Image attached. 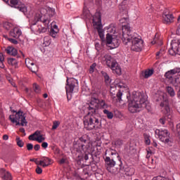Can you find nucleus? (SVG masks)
Listing matches in <instances>:
<instances>
[{"label": "nucleus", "instance_id": "nucleus-1", "mask_svg": "<svg viewBox=\"0 0 180 180\" xmlns=\"http://www.w3.org/2000/svg\"><path fill=\"white\" fill-rule=\"evenodd\" d=\"M54 15H56L54 8L47 6L41 8L39 12L35 15L34 20H30L32 32L34 34L46 33L47 29H50V22Z\"/></svg>", "mask_w": 180, "mask_h": 180}, {"label": "nucleus", "instance_id": "nucleus-2", "mask_svg": "<svg viewBox=\"0 0 180 180\" xmlns=\"http://www.w3.org/2000/svg\"><path fill=\"white\" fill-rule=\"evenodd\" d=\"M122 40L125 46H127L131 41V50L132 51H141L144 47V41L141 39V37H139L136 33H134L129 25L122 26Z\"/></svg>", "mask_w": 180, "mask_h": 180}, {"label": "nucleus", "instance_id": "nucleus-3", "mask_svg": "<svg viewBox=\"0 0 180 180\" xmlns=\"http://www.w3.org/2000/svg\"><path fill=\"white\" fill-rule=\"evenodd\" d=\"M147 98L141 92L133 93L131 100L128 99V110L131 113H137L140 109L147 108Z\"/></svg>", "mask_w": 180, "mask_h": 180}, {"label": "nucleus", "instance_id": "nucleus-4", "mask_svg": "<svg viewBox=\"0 0 180 180\" xmlns=\"http://www.w3.org/2000/svg\"><path fill=\"white\" fill-rule=\"evenodd\" d=\"M73 147L77 153H85L84 158L86 161L89 160L88 154H91L93 150L92 143H91V141L88 139V136H83L79 138L78 141L74 142Z\"/></svg>", "mask_w": 180, "mask_h": 180}, {"label": "nucleus", "instance_id": "nucleus-5", "mask_svg": "<svg viewBox=\"0 0 180 180\" xmlns=\"http://www.w3.org/2000/svg\"><path fill=\"white\" fill-rule=\"evenodd\" d=\"M86 130H99L102 127L101 117L96 112H89L83 119Z\"/></svg>", "mask_w": 180, "mask_h": 180}, {"label": "nucleus", "instance_id": "nucleus-6", "mask_svg": "<svg viewBox=\"0 0 180 180\" xmlns=\"http://www.w3.org/2000/svg\"><path fill=\"white\" fill-rule=\"evenodd\" d=\"M104 31L107 32L106 34V44L110 49H117L120 44V41L117 38L113 37V34L116 33V27L113 25H110L104 28Z\"/></svg>", "mask_w": 180, "mask_h": 180}, {"label": "nucleus", "instance_id": "nucleus-7", "mask_svg": "<svg viewBox=\"0 0 180 180\" xmlns=\"http://www.w3.org/2000/svg\"><path fill=\"white\" fill-rule=\"evenodd\" d=\"M9 120L11 123H15V126H27V121L23 111H18L15 115H10Z\"/></svg>", "mask_w": 180, "mask_h": 180}, {"label": "nucleus", "instance_id": "nucleus-8", "mask_svg": "<svg viewBox=\"0 0 180 180\" xmlns=\"http://www.w3.org/2000/svg\"><path fill=\"white\" fill-rule=\"evenodd\" d=\"M93 25L94 27L98 31L99 37L101 39L103 43H106V39H105V34L103 33V26L102 25V19L101 15L96 14L93 17Z\"/></svg>", "mask_w": 180, "mask_h": 180}, {"label": "nucleus", "instance_id": "nucleus-9", "mask_svg": "<svg viewBox=\"0 0 180 180\" xmlns=\"http://www.w3.org/2000/svg\"><path fill=\"white\" fill-rule=\"evenodd\" d=\"M67 84L65 86L66 94H72L78 91V80L74 77H67Z\"/></svg>", "mask_w": 180, "mask_h": 180}, {"label": "nucleus", "instance_id": "nucleus-10", "mask_svg": "<svg viewBox=\"0 0 180 180\" xmlns=\"http://www.w3.org/2000/svg\"><path fill=\"white\" fill-rule=\"evenodd\" d=\"M165 77L170 81L172 85H175L176 84V79L180 81V68H174L167 71L165 74Z\"/></svg>", "mask_w": 180, "mask_h": 180}, {"label": "nucleus", "instance_id": "nucleus-11", "mask_svg": "<svg viewBox=\"0 0 180 180\" xmlns=\"http://www.w3.org/2000/svg\"><path fill=\"white\" fill-rule=\"evenodd\" d=\"M155 133L162 143H165V144H169V143H171V137L169 136L170 134L169 131H168V129H156Z\"/></svg>", "mask_w": 180, "mask_h": 180}, {"label": "nucleus", "instance_id": "nucleus-12", "mask_svg": "<svg viewBox=\"0 0 180 180\" xmlns=\"http://www.w3.org/2000/svg\"><path fill=\"white\" fill-rule=\"evenodd\" d=\"M88 110H91V113H96V109H99V99L91 97L87 105Z\"/></svg>", "mask_w": 180, "mask_h": 180}, {"label": "nucleus", "instance_id": "nucleus-13", "mask_svg": "<svg viewBox=\"0 0 180 180\" xmlns=\"http://www.w3.org/2000/svg\"><path fill=\"white\" fill-rule=\"evenodd\" d=\"M10 4L11 6L18 9L20 12H23L25 15L27 13V7H26L25 4H22V2L18 0H11Z\"/></svg>", "mask_w": 180, "mask_h": 180}, {"label": "nucleus", "instance_id": "nucleus-14", "mask_svg": "<svg viewBox=\"0 0 180 180\" xmlns=\"http://www.w3.org/2000/svg\"><path fill=\"white\" fill-rule=\"evenodd\" d=\"M105 168L108 172H113V168L116 165V162L113 158H110L108 156H106L105 158Z\"/></svg>", "mask_w": 180, "mask_h": 180}, {"label": "nucleus", "instance_id": "nucleus-15", "mask_svg": "<svg viewBox=\"0 0 180 180\" xmlns=\"http://www.w3.org/2000/svg\"><path fill=\"white\" fill-rule=\"evenodd\" d=\"M171 49L169 50V54L174 56L180 53V44L179 41H172L171 43Z\"/></svg>", "mask_w": 180, "mask_h": 180}, {"label": "nucleus", "instance_id": "nucleus-16", "mask_svg": "<svg viewBox=\"0 0 180 180\" xmlns=\"http://www.w3.org/2000/svg\"><path fill=\"white\" fill-rule=\"evenodd\" d=\"M116 88L120 89L117 94V98L119 102H120L122 101V96H123V89H124V88H127V85L122 82H120L119 83L116 84Z\"/></svg>", "mask_w": 180, "mask_h": 180}, {"label": "nucleus", "instance_id": "nucleus-17", "mask_svg": "<svg viewBox=\"0 0 180 180\" xmlns=\"http://www.w3.org/2000/svg\"><path fill=\"white\" fill-rule=\"evenodd\" d=\"M160 107L162 109V112H163L165 115H167V116H169L171 115V108H169L168 102L163 101L160 103Z\"/></svg>", "mask_w": 180, "mask_h": 180}, {"label": "nucleus", "instance_id": "nucleus-18", "mask_svg": "<svg viewBox=\"0 0 180 180\" xmlns=\"http://www.w3.org/2000/svg\"><path fill=\"white\" fill-rule=\"evenodd\" d=\"M103 62L105 63L106 65H108V67L110 68L112 67V65H113V64L116 63V61H114L112 56L109 54H105L103 57Z\"/></svg>", "mask_w": 180, "mask_h": 180}, {"label": "nucleus", "instance_id": "nucleus-19", "mask_svg": "<svg viewBox=\"0 0 180 180\" xmlns=\"http://www.w3.org/2000/svg\"><path fill=\"white\" fill-rule=\"evenodd\" d=\"M10 36L14 39H19L22 36V30L18 27H14L10 31Z\"/></svg>", "mask_w": 180, "mask_h": 180}, {"label": "nucleus", "instance_id": "nucleus-20", "mask_svg": "<svg viewBox=\"0 0 180 180\" xmlns=\"http://www.w3.org/2000/svg\"><path fill=\"white\" fill-rule=\"evenodd\" d=\"M0 178L3 180H12V174L5 169H0Z\"/></svg>", "mask_w": 180, "mask_h": 180}, {"label": "nucleus", "instance_id": "nucleus-21", "mask_svg": "<svg viewBox=\"0 0 180 180\" xmlns=\"http://www.w3.org/2000/svg\"><path fill=\"white\" fill-rule=\"evenodd\" d=\"M162 20L163 23L169 25V23H172V22H174V15L172 14L164 13L162 15Z\"/></svg>", "mask_w": 180, "mask_h": 180}, {"label": "nucleus", "instance_id": "nucleus-22", "mask_svg": "<svg viewBox=\"0 0 180 180\" xmlns=\"http://www.w3.org/2000/svg\"><path fill=\"white\" fill-rule=\"evenodd\" d=\"M121 171H124V174L127 175V176H132V175H134V172H136L134 168L128 166L124 167L121 169Z\"/></svg>", "mask_w": 180, "mask_h": 180}, {"label": "nucleus", "instance_id": "nucleus-23", "mask_svg": "<svg viewBox=\"0 0 180 180\" xmlns=\"http://www.w3.org/2000/svg\"><path fill=\"white\" fill-rule=\"evenodd\" d=\"M50 164H51V159L49 158L44 157L41 158V160H39V165H41V167H43V168H46V167H49Z\"/></svg>", "mask_w": 180, "mask_h": 180}, {"label": "nucleus", "instance_id": "nucleus-24", "mask_svg": "<svg viewBox=\"0 0 180 180\" xmlns=\"http://www.w3.org/2000/svg\"><path fill=\"white\" fill-rule=\"evenodd\" d=\"M110 68H111L114 74H117V75H122V69L120 68V67H119V65L117 62L112 63V66H110Z\"/></svg>", "mask_w": 180, "mask_h": 180}, {"label": "nucleus", "instance_id": "nucleus-25", "mask_svg": "<svg viewBox=\"0 0 180 180\" xmlns=\"http://www.w3.org/2000/svg\"><path fill=\"white\" fill-rule=\"evenodd\" d=\"M5 51L7 53V54H9V56H18V49H15L13 46H8Z\"/></svg>", "mask_w": 180, "mask_h": 180}, {"label": "nucleus", "instance_id": "nucleus-26", "mask_svg": "<svg viewBox=\"0 0 180 180\" xmlns=\"http://www.w3.org/2000/svg\"><path fill=\"white\" fill-rule=\"evenodd\" d=\"M44 47H49L51 44V37L50 36H46L44 37L43 42Z\"/></svg>", "mask_w": 180, "mask_h": 180}, {"label": "nucleus", "instance_id": "nucleus-27", "mask_svg": "<svg viewBox=\"0 0 180 180\" xmlns=\"http://www.w3.org/2000/svg\"><path fill=\"white\" fill-rule=\"evenodd\" d=\"M154 74V70L150 69V70H146L144 72L142 73L143 77H144V78H150V77H151V75H153Z\"/></svg>", "mask_w": 180, "mask_h": 180}, {"label": "nucleus", "instance_id": "nucleus-28", "mask_svg": "<svg viewBox=\"0 0 180 180\" xmlns=\"http://www.w3.org/2000/svg\"><path fill=\"white\" fill-rule=\"evenodd\" d=\"M40 131H36L34 134L29 136L28 139L29 140H31L32 141H36V139H37V136H39Z\"/></svg>", "mask_w": 180, "mask_h": 180}, {"label": "nucleus", "instance_id": "nucleus-29", "mask_svg": "<svg viewBox=\"0 0 180 180\" xmlns=\"http://www.w3.org/2000/svg\"><path fill=\"white\" fill-rule=\"evenodd\" d=\"M167 92L169 94V95L172 97L174 98L175 96V90H174V88L168 86L166 87Z\"/></svg>", "mask_w": 180, "mask_h": 180}, {"label": "nucleus", "instance_id": "nucleus-30", "mask_svg": "<svg viewBox=\"0 0 180 180\" xmlns=\"http://www.w3.org/2000/svg\"><path fill=\"white\" fill-rule=\"evenodd\" d=\"M101 109H108V108H109V105L105 102V101L99 100V103H98V108Z\"/></svg>", "mask_w": 180, "mask_h": 180}, {"label": "nucleus", "instance_id": "nucleus-31", "mask_svg": "<svg viewBox=\"0 0 180 180\" xmlns=\"http://www.w3.org/2000/svg\"><path fill=\"white\" fill-rule=\"evenodd\" d=\"M29 70L32 71V72L36 73L37 71H39V67H37V65L36 63H33L30 67H28Z\"/></svg>", "mask_w": 180, "mask_h": 180}, {"label": "nucleus", "instance_id": "nucleus-32", "mask_svg": "<svg viewBox=\"0 0 180 180\" xmlns=\"http://www.w3.org/2000/svg\"><path fill=\"white\" fill-rule=\"evenodd\" d=\"M103 114L106 115L108 119H113V112L105 109L103 110Z\"/></svg>", "mask_w": 180, "mask_h": 180}, {"label": "nucleus", "instance_id": "nucleus-33", "mask_svg": "<svg viewBox=\"0 0 180 180\" xmlns=\"http://www.w3.org/2000/svg\"><path fill=\"white\" fill-rule=\"evenodd\" d=\"M59 30H51L50 31V36L53 39H56L58 34Z\"/></svg>", "mask_w": 180, "mask_h": 180}, {"label": "nucleus", "instance_id": "nucleus-34", "mask_svg": "<svg viewBox=\"0 0 180 180\" xmlns=\"http://www.w3.org/2000/svg\"><path fill=\"white\" fill-rule=\"evenodd\" d=\"M143 137L145 139L146 144H147V146H150V144H151V141L150 140V135L144 134Z\"/></svg>", "mask_w": 180, "mask_h": 180}, {"label": "nucleus", "instance_id": "nucleus-35", "mask_svg": "<svg viewBox=\"0 0 180 180\" xmlns=\"http://www.w3.org/2000/svg\"><path fill=\"white\" fill-rule=\"evenodd\" d=\"M15 141L17 143V146H18V147H23L25 146V143L22 142V140H20V138L19 136L16 137Z\"/></svg>", "mask_w": 180, "mask_h": 180}, {"label": "nucleus", "instance_id": "nucleus-36", "mask_svg": "<svg viewBox=\"0 0 180 180\" xmlns=\"http://www.w3.org/2000/svg\"><path fill=\"white\" fill-rule=\"evenodd\" d=\"M35 141H38V143H43L44 141V137L41 135V133L39 131V135H37V139Z\"/></svg>", "mask_w": 180, "mask_h": 180}, {"label": "nucleus", "instance_id": "nucleus-37", "mask_svg": "<svg viewBox=\"0 0 180 180\" xmlns=\"http://www.w3.org/2000/svg\"><path fill=\"white\" fill-rule=\"evenodd\" d=\"M33 64H34V62L30 60V58L25 59V65L27 67V68H29V67L31 65H33Z\"/></svg>", "mask_w": 180, "mask_h": 180}, {"label": "nucleus", "instance_id": "nucleus-38", "mask_svg": "<svg viewBox=\"0 0 180 180\" xmlns=\"http://www.w3.org/2000/svg\"><path fill=\"white\" fill-rule=\"evenodd\" d=\"M110 155H115V157H117V158H118V160H120L119 153H117V151H116V150L110 149Z\"/></svg>", "mask_w": 180, "mask_h": 180}, {"label": "nucleus", "instance_id": "nucleus-39", "mask_svg": "<svg viewBox=\"0 0 180 180\" xmlns=\"http://www.w3.org/2000/svg\"><path fill=\"white\" fill-rule=\"evenodd\" d=\"M101 75L105 79V82H109V79H110V78L109 77V75H108V73H106V72L102 71Z\"/></svg>", "mask_w": 180, "mask_h": 180}, {"label": "nucleus", "instance_id": "nucleus-40", "mask_svg": "<svg viewBox=\"0 0 180 180\" xmlns=\"http://www.w3.org/2000/svg\"><path fill=\"white\" fill-rule=\"evenodd\" d=\"M33 89L36 94H40V86H39V85H37V84H34Z\"/></svg>", "mask_w": 180, "mask_h": 180}, {"label": "nucleus", "instance_id": "nucleus-41", "mask_svg": "<svg viewBox=\"0 0 180 180\" xmlns=\"http://www.w3.org/2000/svg\"><path fill=\"white\" fill-rule=\"evenodd\" d=\"M179 85V90L177 93V96L180 99V81L179 80V79H176V84H174V86H178Z\"/></svg>", "mask_w": 180, "mask_h": 180}, {"label": "nucleus", "instance_id": "nucleus-42", "mask_svg": "<svg viewBox=\"0 0 180 180\" xmlns=\"http://www.w3.org/2000/svg\"><path fill=\"white\" fill-rule=\"evenodd\" d=\"M60 126V122L59 121H53V126H52V130H56L57 127Z\"/></svg>", "mask_w": 180, "mask_h": 180}, {"label": "nucleus", "instance_id": "nucleus-43", "mask_svg": "<svg viewBox=\"0 0 180 180\" xmlns=\"http://www.w3.org/2000/svg\"><path fill=\"white\" fill-rule=\"evenodd\" d=\"M96 68V63H93L91 66H90V69H89V72L90 74L94 73V71H95V68Z\"/></svg>", "mask_w": 180, "mask_h": 180}, {"label": "nucleus", "instance_id": "nucleus-44", "mask_svg": "<svg viewBox=\"0 0 180 180\" xmlns=\"http://www.w3.org/2000/svg\"><path fill=\"white\" fill-rule=\"evenodd\" d=\"M115 146H117L119 147H120V146H123V141H122L121 139H117L115 141Z\"/></svg>", "mask_w": 180, "mask_h": 180}, {"label": "nucleus", "instance_id": "nucleus-45", "mask_svg": "<svg viewBox=\"0 0 180 180\" xmlns=\"http://www.w3.org/2000/svg\"><path fill=\"white\" fill-rule=\"evenodd\" d=\"M51 30H58V26H57V25L54 24L53 22H51Z\"/></svg>", "mask_w": 180, "mask_h": 180}, {"label": "nucleus", "instance_id": "nucleus-46", "mask_svg": "<svg viewBox=\"0 0 180 180\" xmlns=\"http://www.w3.org/2000/svg\"><path fill=\"white\" fill-rule=\"evenodd\" d=\"M153 180H169V179L159 176L155 177Z\"/></svg>", "mask_w": 180, "mask_h": 180}, {"label": "nucleus", "instance_id": "nucleus-47", "mask_svg": "<svg viewBox=\"0 0 180 180\" xmlns=\"http://www.w3.org/2000/svg\"><path fill=\"white\" fill-rule=\"evenodd\" d=\"M8 63L14 65V64H16V60L15 58H10L8 60Z\"/></svg>", "mask_w": 180, "mask_h": 180}, {"label": "nucleus", "instance_id": "nucleus-48", "mask_svg": "<svg viewBox=\"0 0 180 180\" xmlns=\"http://www.w3.org/2000/svg\"><path fill=\"white\" fill-rule=\"evenodd\" d=\"M27 149L28 150V151H32V150H33V144L27 143Z\"/></svg>", "mask_w": 180, "mask_h": 180}, {"label": "nucleus", "instance_id": "nucleus-49", "mask_svg": "<svg viewBox=\"0 0 180 180\" xmlns=\"http://www.w3.org/2000/svg\"><path fill=\"white\" fill-rule=\"evenodd\" d=\"M128 20H129V18H121V19L120 20V22L122 23V24H123V23H127V22H128Z\"/></svg>", "mask_w": 180, "mask_h": 180}, {"label": "nucleus", "instance_id": "nucleus-50", "mask_svg": "<svg viewBox=\"0 0 180 180\" xmlns=\"http://www.w3.org/2000/svg\"><path fill=\"white\" fill-rule=\"evenodd\" d=\"M36 172H37V174H40L43 172V169H41V168L40 167L37 166L36 168Z\"/></svg>", "mask_w": 180, "mask_h": 180}, {"label": "nucleus", "instance_id": "nucleus-51", "mask_svg": "<svg viewBox=\"0 0 180 180\" xmlns=\"http://www.w3.org/2000/svg\"><path fill=\"white\" fill-rule=\"evenodd\" d=\"M159 122L161 124H165V122H167V120L165 119V117H162L160 119Z\"/></svg>", "mask_w": 180, "mask_h": 180}, {"label": "nucleus", "instance_id": "nucleus-52", "mask_svg": "<svg viewBox=\"0 0 180 180\" xmlns=\"http://www.w3.org/2000/svg\"><path fill=\"white\" fill-rule=\"evenodd\" d=\"M8 40L11 43H13V44H18V41L15 39L10 38Z\"/></svg>", "mask_w": 180, "mask_h": 180}, {"label": "nucleus", "instance_id": "nucleus-53", "mask_svg": "<svg viewBox=\"0 0 180 180\" xmlns=\"http://www.w3.org/2000/svg\"><path fill=\"white\" fill-rule=\"evenodd\" d=\"M147 153H149V154H154V150H153V148H149L147 149Z\"/></svg>", "mask_w": 180, "mask_h": 180}, {"label": "nucleus", "instance_id": "nucleus-54", "mask_svg": "<svg viewBox=\"0 0 180 180\" xmlns=\"http://www.w3.org/2000/svg\"><path fill=\"white\" fill-rule=\"evenodd\" d=\"M95 47H96V50H97V51H99V50H101V44H99V43H96Z\"/></svg>", "mask_w": 180, "mask_h": 180}, {"label": "nucleus", "instance_id": "nucleus-55", "mask_svg": "<svg viewBox=\"0 0 180 180\" xmlns=\"http://www.w3.org/2000/svg\"><path fill=\"white\" fill-rule=\"evenodd\" d=\"M41 147L43 148H47V147H49V143L47 142H43L41 144Z\"/></svg>", "mask_w": 180, "mask_h": 180}, {"label": "nucleus", "instance_id": "nucleus-56", "mask_svg": "<svg viewBox=\"0 0 180 180\" xmlns=\"http://www.w3.org/2000/svg\"><path fill=\"white\" fill-rule=\"evenodd\" d=\"M34 149L35 150V151H39V150H40V145L36 144V145L34 146Z\"/></svg>", "mask_w": 180, "mask_h": 180}, {"label": "nucleus", "instance_id": "nucleus-57", "mask_svg": "<svg viewBox=\"0 0 180 180\" xmlns=\"http://www.w3.org/2000/svg\"><path fill=\"white\" fill-rule=\"evenodd\" d=\"M5 60H0V68H5V64H4V62Z\"/></svg>", "mask_w": 180, "mask_h": 180}, {"label": "nucleus", "instance_id": "nucleus-58", "mask_svg": "<svg viewBox=\"0 0 180 180\" xmlns=\"http://www.w3.org/2000/svg\"><path fill=\"white\" fill-rule=\"evenodd\" d=\"M0 61H5V58L4 57V53H0Z\"/></svg>", "mask_w": 180, "mask_h": 180}, {"label": "nucleus", "instance_id": "nucleus-59", "mask_svg": "<svg viewBox=\"0 0 180 180\" xmlns=\"http://www.w3.org/2000/svg\"><path fill=\"white\" fill-rule=\"evenodd\" d=\"M20 131L21 133H23L24 134V136H26V132L25 131V128H20Z\"/></svg>", "mask_w": 180, "mask_h": 180}, {"label": "nucleus", "instance_id": "nucleus-60", "mask_svg": "<svg viewBox=\"0 0 180 180\" xmlns=\"http://www.w3.org/2000/svg\"><path fill=\"white\" fill-rule=\"evenodd\" d=\"M9 136L7 134L3 136V140H8Z\"/></svg>", "mask_w": 180, "mask_h": 180}, {"label": "nucleus", "instance_id": "nucleus-61", "mask_svg": "<svg viewBox=\"0 0 180 180\" xmlns=\"http://www.w3.org/2000/svg\"><path fill=\"white\" fill-rule=\"evenodd\" d=\"M176 34H179V36H180V25L178 27L176 31Z\"/></svg>", "mask_w": 180, "mask_h": 180}, {"label": "nucleus", "instance_id": "nucleus-62", "mask_svg": "<svg viewBox=\"0 0 180 180\" xmlns=\"http://www.w3.org/2000/svg\"><path fill=\"white\" fill-rule=\"evenodd\" d=\"M60 164H65V158H62L60 162H59Z\"/></svg>", "mask_w": 180, "mask_h": 180}, {"label": "nucleus", "instance_id": "nucleus-63", "mask_svg": "<svg viewBox=\"0 0 180 180\" xmlns=\"http://www.w3.org/2000/svg\"><path fill=\"white\" fill-rule=\"evenodd\" d=\"M151 155H152L150 153H147L146 158H150L151 157Z\"/></svg>", "mask_w": 180, "mask_h": 180}, {"label": "nucleus", "instance_id": "nucleus-64", "mask_svg": "<svg viewBox=\"0 0 180 180\" xmlns=\"http://www.w3.org/2000/svg\"><path fill=\"white\" fill-rule=\"evenodd\" d=\"M49 95L47 94H44L43 95V97L46 99V98H48Z\"/></svg>", "mask_w": 180, "mask_h": 180}]
</instances>
